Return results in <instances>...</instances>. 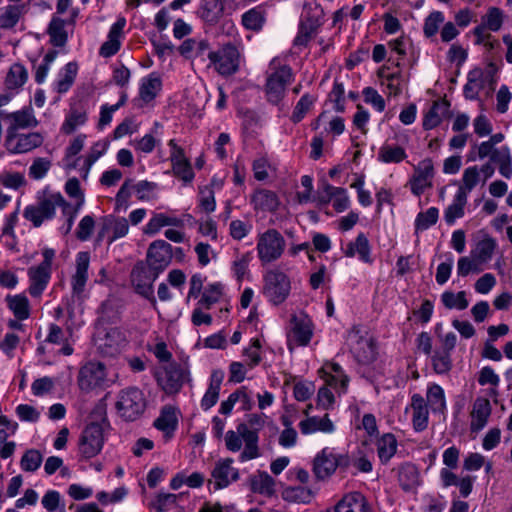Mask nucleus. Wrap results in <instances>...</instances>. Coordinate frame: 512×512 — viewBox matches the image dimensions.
Segmentation results:
<instances>
[{
	"instance_id": "nucleus-1",
	"label": "nucleus",
	"mask_w": 512,
	"mask_h": 512,
	"mask_svg": "<svg viewBox=\"0 0 512 512\" xmlns=\"http://www.w3.org/2000/svg\"><path fill=\"white\" fill-rule=\"evenodd\" d=\"M351 466V458L348 454L337 453L335 449L325 447L314 458L313 472L317 479L325 480L335 473L346 472Z\"/></svg>"
},
{
	"instance_id": "nucleus-2",
	"label": "nucleus",
	"mask_w": 512,
	"mask_h": 512,
	"mask_svg": "<svg viewBox=\"0 0 512 512\" xmlns=\"http://www.w3.org/2000/svg\"><path fill=\"white\" fill-rule=\"evenodd\" d=\"M146 409V400L143 392L136 387H129L120 391L116 402V410L126 421L137 420Z\"/></svg>"
},
{
	"instance_id": "nucleus-3",
	"label": "nucleus",
	"mask_w": 512,
	"mask_h": 512,
	"mask_svg": "<svg viewBox=\"0 0 512 512\" xmlns=\"http://www.w3.org/2000/svg\"><path fill=\"white\" fill-rule=\"evenodd\" d=\"M286 247V241L276 229H268L259 236L257 241V253L263 264L278 260Z\"/></svg>"
},
{
	"instance_id": "nucleus-4",
	"label": "nucleus",
	"mask_w": 512,
	"mask_h": 512,
	"mask_svg": "<svg viewBox=\"0 0 512 512\" xmlns=\"http://www.w3.org/2000/svg\"><path fill=\"white\" fill-rule=\"evenodd\" d=\"M104 442V424L98 422L88 424L82 431L78 442V451L81 458L87 460L98 455Z\"/></svg>"
},
{
	"instance_id": "nucleus-5",
	"label": "nucleus",
	"mask_w": 512,
	"mask_h": 512,
	"mask_svg": "<svg viewBox=\"0 0 512 512\" xmlns=\"http://www.w3.org/2000/svg\"><path fill=\"white\" fill-rule=\"evenodd\" d=\"M37 205L34 206L33 224L39 227L43 222L55 216L56 207L62 208L66 200L59 192H52L48 188L37 192Z\"/></svg>"
},
{
	"instance_id": "nucleus-6",
	"label": "nucleus",
	"mask_w": 512,
	"mask_h": 512,
	"mask_svg": "<svg viewBox=\"0 0 512 512\" xmlns=\"http://www.w3.org/2000/svg\"><path fill=\"white\" fill-rule=\"evenodd\" d=\"M159 275L144 261H138L131 271V283L136 293L149 300L152 305L156 304L153 284Z\"/></svg>"
},
{
	"instance_id": "nucleus-7",
	"label": "nucleus",
	"mask_w": 512,
	"mask_h": 512,
	"mask_svg": "<svg viewBox=\"0 0 512 512\" xmlns=\"http://www.w3.org/2000/svg\"><path fill=\"white\" fill-rule=\"evenodd\" d=\"M290 289V280L285 273L273 270L265 274L263 294L272 304L283 303L289 296Z\"/></svg>"
},
{
	"instance_id": "nucleus-8",
	"label": "nucleus",
	"mask_w": 512,
	"mask_h": 512,
	"mask_svg": "<svg viewBox=\"0 0 512 512\" xmlns=\"http://www.w3.org/2000/svg\"><path fill=\"white\" fill-rule=\"evenodd\" d=\"M208 58L222 76L233 75L239 70L240 53L236 45L232 43L223 45L218 51L209 52Z\"/></svg>"
},
{
	"instance_id": "nucleus-9",
	"label": "nucleus",
	"mask_w": 512,
	"mask_h": 512,
	"mask_svg": "<svg viewBox=\"0 0 512 512\" xmlns=\"http://www.w3.org/2000/svg\"><path fill=\"white\" fill-rule=\"evenodd\" d=\"M323 23V10L319 6L305 8L300 19L295 46H306Z\"/></svg>"
},
{
	"instance_id": "nucleus-10",
	"label": "nucleus",
	"mask_w": 512,
	"mask_h": 512,
	"mask_svg": "<svg viewBox=\"0 0 512 512\" xmlns=\"http://www.w3.org/2000/svg\"><path fill=\"white\" fill-rule=\"evenodd\" d=\"M293 80L290 66L282 65L271 73L266 81L267 99L272 104H278L284 96L286 86Z\"/></svg>"
},
{
	"instance_id": "nucleus-11",
	"label": "nucleus",
	"mask_w": 512,
	"mask_h": 512,
	"mask_svg": "<svg viewBox=\"0 0 512 512\" xmlns=\"http://www.w3.org/2000/svg\"><path fill=\"white\" fill-rule=\"evenodd\" d=\"M106 379V369L101 362H88L82 366L78 373V386L82 391L88 392L102 387Z\"/></svg>"
},
{
	"instance_id": "nucleus-12",
	"label": "nucleus",
	"mask_w": 512,
	"mask_h": 512,
	"mask_svg": "<svg viewBox=\"0 0 512 512\" xmlns=\"http://www.w3.org/2000/svg\"><path fill=\"white\" fill-rule=\"evenodd\" d=\"M172 245L164 240L153 241L147 250L146 262L152 270L161 274L171 263Z\"/></svg>"
},
{
	"instance_id": "nucleus-13",
	"label": "nucleus",
	"mask_w": 512,
	"mask_h": 512,
	"mask_svg": "<svg viewBox=\"0 0 512 512\" xmlns=\"http://www.w3.org/2000/svg\"><path fill=\"white\" fill-rule=\"evenodd\" d=\"M233 463L234 460L232 458L220 459L215 463L211 471L212 480L210 481L214 490L224 489L231 483L239 480V470L233 466Z\"/></svg>"
},
{
	"instance_id": "nucleus-14",
	"label": "nucleus",
	"mask_w": 512,
	"mask_h": 512,
	"mask_svg": "<svg viewBox=\"0 0 512 512\" xmlns=\"http://www.w3.org/2000/svg\"><path fill=\"white\" fill-rule=\"evenodd\" d=\"M434 166L430 158H426L415 167V173L409 181L410 190L415 196H420L425 189L432 186Z\"/></svg>"
},
{
	"instance_id": "nucleus-15",
	"label": "nucleus",
	"mask_w": 512,
	"mask_h": 512,
	"mask_svg": "<svg viewBox=\"0 0 512 512\" xmlns=\"http://www.w3.org/2000/svg\"><path fill=\"white\" fill-rule=\"evenodd\" d=\"M313 336L312 320L305 314L294 315L291 318V332L289 334V344L295 343L297 346H306Z\"/></svg>"
},
{
	"instance_id": "nucleus-16",
	"label": "nucleus",
	"mask_w": 512,
	"mask_h": 512,
	"mask_svg": "<svg viewBox=\"0 0 512 512\" xmlns=\"http://www.w3.org/2000/svg\"><path fill=\"white\" fill-rule=\"evenodd\" d=\"M128 231L129 224L126 218L106 216L98 232L97 240L102 241L107 238L108 244H112L117 239L126 236Z\"/></svg>"
},
{
	"instance_id": "nucleus-17",
	"label": "nucleus",
	"mask_w": 512,
	"mask_h": 512,
	"mask_svg": "<svg viewBox=\"0 0 512 512\" xmlns=\"http://www.w3.org/2000/svg\"><path fill=\"white\" fill-rule=\"evenodd\" d=\"M42 255L43 261L34 268V297L41 295L50 281L51 264L55 257V250L45 248Z\"/></svg>"
},
{
	"instance_id": "nucleus-18",
	"label": "nucleus",
	"mask_w": 512,
	"mask_h": 512,
	"mask_svg": "<svg viewBox=\"0 0 512 512\" xmlns=\"http://www.w3.org/2000/svg\"><path fill=\"white\" fill-rule=\"evenodd\" d=\"M187 375L188 371L185 367L172 363L166 367L164 376L159 378V382L167 394H174L181 389Z\"/></svg>"
},
{
	"instance_id": "nucleus-19",
	"label": "nucleus",
	"mask_w": 512,
	"mask_h": 512,
	"mask_svg": "<svg viewBox=\"0 0 512 512\" xmlns=\"http://www.w3.org/2000/svg\"><path fill=\"white\" fill-rule=\"evenodd\" d=\"M87 121V104L82 100L74 101L70 104V109L61 126V130L70 134L78 127L83 126Z\"/></svg>"
},
{
	"instance_id": "nucleus-20",
	"label": "nucleus",
	"mask_w": 512,
	"mask_h": 512,
	"mask_svg": "<svg viewBox=\"0 0 512 512\" xmlns=\"http://www.w3.org/2000/svg\"><path fill=\"white\" fill-rule=\"evenodd\" d=\"M126 25L125 18H119L110 28L107 40L101 45L99 54L108 58L115 55L121 47L120 38Z\"/></svg>"
},
{
	"instance_id": "nucleus-21",
	"label": "nucleus",
	"mask_w": 512,
	"mask_h": 512,
	"mask_svg": "<svg viewBox=\"0 0 512 512\" xmlns=\"http://www.w3.org/2000/svg\"><path fill=\"white\" fill-rule=\"evenodd\" d=\"M491 415V404L486 398H477L473 404L471 412V432H480L488 423Z\"/></svg>"
},
{
	"instance_id": "nucleus-22",
	"label": "nucleus",
	"mask_w": 512,
	"mask_h": 512,
	"mask_svg": "<svg viewBox=\"0 0 512 512\" xmlns=\"http://www.w3.org/2000/svg\"><path fill=\"white\" fill-rule=\"evenodd\" d=\"M238 432L245 442V448L239 456V461L245 462L258 458L260 456L258 447L259 436L256 434V431H250L246 423H240L238 425Z\"/></svg>"
},
{
	"instance_id": "nucleus-23",
	"label": "nucleus",
	"mask_w": 512,
	"mask_h": 512,
	"mask_svg": "<svg viewBox=\"0 0 512 512\" xmlns=\"http://www.w3.org/2000/svg\"><path fill=\"white\" fill-rule=\"evenodd\" d=\"M90 262V255L88 252H79L76 256V271L72 276V290L73 294L80 295L85 288L88 279V268Z\"/></svg>"
},
{
	"instance_id": "nucleus-24",
	"label": "nucleus",
	"mask_w": 512,
	"mask_h": 512,
	"mask_svg": "<svg viewBox=\"0 0 512 512\" xmlns=\"http://www.w3.org/2000/svg\"><path fill=\"white\" fill-rule=\"evenodd\" d=\"M90 262V255L88 252H79L76 256V271L72 276V290L73 294L80 295L85 288L88 279V268Z\"/></svg>"
},
{
	"instance_id": "nucleus-25",
	"label": "nucleus",
	"mask_w": 512,
	"mask_h": 512,
	"mask_svg": "<svg viewBox=\"0 0 512 512\" xmlns=\"http://www.w3.org/2000/svg\"><path fill=\"white\" fill-rule=\"evenodd\" d=\"M412 424L416 432L424 431L428 426V406L420 394H413L411 397Z\"/></svg>"
},
{
	"instance_id": "nucleus-26",
	"label": "nucleus",
	"mask_w": 512,
	"mask_h": 512,
	"mask_svg": "<svg viewBox=\"0 0 512 512\" xmlns=\"http://www.w3.org/2000/svg\"><path fill=\"white\" fill-rule=\"evenodd\" d=\"M334 512H373L367 499L359 492L345 495L335 506Z\"/></svg>"
},
{
	"instance_id": "nucleus-27",
	"label": "nucleus",
	"mask_w": 512,
	"mask_h": 512,
	"mask_svg": "<svg viewBox=\"0 0 512 512\" xmlns=\"http://www.w3.org/2000/svg\"><path fill=\"white\" fill-rule=\"evenodd\" d=\"M249 487L253 493L272 497L276 493V482L266 471L258 470L249 477Z\"/></svg>"
},
{
	"instance_id": "nucleus-28",
	"label": "nucleus",
	"mask_w": 512,
	"mask_h": 512,
	"mask_svg": "<svg viewBox=\"0 0 512 512\" xmlns=\"http://www.w3.org/2000/svg\"><path fill=\"white\" fill-rule=\"evenodd\" d=\"M0 117L9 124L7 133H17L20 130H26L32 124V114L27 108L12 113L1 111Z\"/></svg>"
},
{
	"instance_id": "nucleus-29",
	"label": "nucleus",
	"mask_w": 512,
	"mask_h": 512,
	"mask_svg": "<svg viewBox=\"0 0 512 512\" xmlns=\"http://www.w3.org/2000/svg\"><path fill=\"white\" fill-rule=\"evenodd\" d=\"M251 203L255 210L275 212L280 206L278 195L268 189H257L251 196Z\"/></svg>"
},
{
	"instance_id": "nucleus-30",
	"label": "nucleus",
	"mask_w": 512,
	"mask_h": 512,
	"mask_svg": "<svg viewBox=\"0 0 512 512\" xmlns=\"http://www.w3.org/2000/svg\"><path fill=\"white\" fill-rule=\"evenodd\" d=\"M154 427L171 437L178 428L177 408L166 405L161 409L159 417L154 421Z\"/></svg>"
},
{
	"instance_id": "nucleus-31",
	"label": "nucleus",
	"mask_w": 512,
	"mask_h": 512,
	"mask_svg": "<svg viewBox=\"0 0 512 512\" xmlns=\"http://www.w3.org/2000/svg\"><path fill=\"white\" fill-rule=\"evenodd\" d=\"M450 104L446 100L434 101L423 117V129L432 130L439 126L442 119L449 114Z\"/></svg>"
},
{
	"instance_id": "nucleus-32",
	"label": "nucleus",
	"mask_w": 512,
	"mask_h": 512,
	"mask_svg": "<svg viewBox=\"0 0 512 512\" xmlns=\"http://www.w3.org/2000/svg\"><path fill=\"white\" fill-rule=\"evenodd\" d=\"M350 350L359 364L368 365L375 360V347L369 338L357 337Z\"/></svg>"
},
{
	"instance_id": "nucleus-33",
	"label": "nucleus",
	"mask_w": 512,
	"mask_h": 512,
	"mask_svg": "<svg viewBox=\"0 0 512 512\" xmlns=\"http://www.w3.org/2000/svg\"><path fill=\"white\" fill-rule=\"evenodd\" d=\"M299 429L302 434L308 435L316 432L332 433L335 427L328 414H326L323 417H307L299 423Z\"/></svg>"
},
{
	"instance_id": "nucleus-34",
	"label": "nucleus",
	"mask_w": 512,
	"mask_h": 512,
	"mask_svg": "<svg viewBox=\"0 0 512 512\" xmlns=\"http://www.w3.org/2000/svg\"><path fill=\"white\" fill-rule=\"evenodd\" d=\"M223 378L224 372L222 370L212 371L208 389L206 390L200 403L201 408L204 411L209 410L217 403Z\"/></svg>"
},
{
	"instance_id": "nucleus-35",
	"label": "nucleus",
	"mask_w": 512,
	"mask_h": 512,
	"mask_svg": "<svg viewBox=\"0 0 512 512\" xmlns=\"http://www.w3.org/2000/svg\"><path fill=\"white\" fill-rule=\"evenodd\" d=\"M224 12L221 0H201L197 14L208 25L218 23Z\"/></svg>"
},
{
	"instance_id": "nucleus-36",
	"label": "nucleus",
	"mask_w": 512,
	"mask_h": 512,
	"mask_svg": "<svg viewBox=\"0 0 512 512\" xmlns=\"http://www.w3.org/2000/svg\"><path fill=\"white\" fill-rule=\"evenodd\" d=\"M408 157L403 146L385 142L377 153V160L384 164H399Z\"/></svg>"
},
{
	"instance_id": "nucleus-37",
	"label": "nucleus",
	"mask_w": 512,
	"mask_h": 512,
	"mask_svg": "<svg viewBox=\"0 0 512 512\" xmlns=\"http://www.w3.org/2000/svg\"><path fill=\"white\" fill-rule=\"evenodd\" d=\"M398 482L405 492L414 491L420 484L418 469L411 463H405L399 468Z\"/></svg>"
},
{
	"instance_id": "nucleus-38",
	"label": "nucleus",
	"mask_w": 512,
	"mask_h": 512,
	"mask_svg": "<svg viewBox=\"0 0 512 512\" xmlns=\"http://www.w3.org/2000/svg\"><path fill=\"white\" fill-rule=\"evenodd\" d=\"M377 454L382 464H387L395 455L398 442L394 434L385 433L376 441Z\"/></svg>"
},
{
	"instance_id": "nucleus-39",
	"label": "nucleus",
	"mask_w": 512,
	"mask_h": 512,
	"mask_svg": "<svg viewBox=\"0 0 512 512\" xmlns=\"http://www.w3.org/2000/svg\"><path fill=\"white\" fill-rule=\"evenodd\" d=\"M467 198L464 191L456 192L452 203L444 211V220L448 225H453L457 219L464 216Z\"/></svg>"
},
{
	"instance_id": "nucleus-40",
	"label": "nucleus",
	"mask_w": 512,
	"mask_h": 512,
	"mask_svg": "<svg viewBox=\"0 0 512 512\" xmlns=\"http://www.w3.org/2000/svg\"><path fill=\"white\" fill-rule=\"evenodd\" d=\"M165 226H183V221L178 217L168 216L164 213H155L145 225L144 233L147 235H155Z\"/></svg>"
},
{
	"instance_id": "nucleus-41",
	"label": "nucleus",
	"mask_w": 512,
	"mask_h": 512,
	"mask_svg": "<svg viewBox=\"0 0 512 512\" xmlns=\"http://www.w3.org/2000/svg\"><path fill=\"white\" fill-rule=\"evenodd\" d=\"M484 72L480 68H475L468 73L467 83L464 85L463 93L466 99L476 100L480 90L484 87Z\"/></svg>"
},
{
	"instance_id": "nucleus-42",
	"label": "nucleus",
	"mask_w": 512,
	"mask_h": 512,
	"mask_svg": "<svg viewBox=\"0 0 512 512\" xmlns=\"http://www.w3.org/2000/svg\"><path fill=\"white\" fill-rule=\"evenodd\" d=\"M32 133H7L5 145L12 153H24L32 149Z\"/></svg>"
},
{
	"instance_id": "nucleus-43",
	"label": "nucleus",
	"mask_w": 512,
	"mask_h": 512,
	"mask_svg": "<svg viewBox=\"0 0 512 512\" xmlns=\"http://www.w3.org/2000/svg\"><path fill=\"white\" fill-rule=\"evenodd\" d=\"M161 86L162 82L160 77L155 73L149 74L141 81L139 88L140 98L146 103L151 102L157 96V93L161 90Z\"/></svg>"
},
{
	"instance_id": "nucleus-44",
	"label": "nucleus",
	"mask_w": 512,
	"mask_h": 512,
	"mask_svg": "<svg viewBox=\"0 0 512 512\" xmlns=\"http://www.w3.org/2000/svg\"><path fill=\"white\" fill-rule=\"evenodd\" d=\"M178 50L185 58L200 57L209 50V42L204 39L189 38L183 41Z\"/></svg>"
},
{
	"instance_id": "nucleus-45",
	"label": "nucleus",
	"mask_w": 512,
	"mask_h": 512,
	"mask_svg": "<svg viewBox=\"0 0 512 512\" xmlns=\"http://www.w3.org/2000/svg\"><path fill=\"white\" fill-rule=\"evenodd\" d=\"M6 302L8 308L13 312L18 320L28 319L30 316L29 300L22 294L7 295Z\"/></svg>"
},
{
	"instance_id": "nucleus-46",
	"label": "nucleus",
	"mask_w": 512,
	"mask_h": 512,
	"mask_svg": "<svg viewBox=\"0 0 512 512\" xmlns=\"http://www.w3.org/2000/svg\"><path fill=\"white\" fill-rule=\"evenodd\" d=\"M426 403L434 413H443L446 410L445 393L440 385L432 384L428 387Z\"/></svg>"
},
{
	"instance_id": "nucleus-47",
	"label": "nucleus",
	"mask_w": 512,
	"mask_h": 512,
	"mask_svg": "<svg viewBox=\"0 0 512 512\" xmlns=\"http://www.w3.org/2000/svg\"><path fill=\"white\" fill-rule=\"evenodd\" d=\"M50 41L54 46L62 47L67 42V33L65 31V21L59 17H53L48 26Z\"/></svg>"
},
{
	"instance_id": "nucleus-48",
	"label": "nucleus",
	"mask_w": 512,
	"mask_h": 512,
	"mask_svg": "<svg viewBox=\"0 0 512 512\" xmlns=\"http://www.w3.org/2000/svg\"><path fill=\"white\" fill-rule=\"evenodd\" d=\"M77 70L78 66L75 62H69L64 66L56 82V90L58 93H66L70 89L76 78Z\"/></svg>"
},
{
	"instance_id": "nucleus-49",
	"label": "nucleus",
	"mask_w": 512,
	"mask_h": 512,
	"mask_svg": "<svg viewBox=\"0 0 512 512\" xmlns=\"http://www.w3.org/2000/svg\"><path fill=\"white\" fill-rule=\"evenodd\" d=\"M25 5H9L0 9V28H12L18 22L20 16L26 11Z\"/></svg>"
},
{
	"instance_id": "nucleus-50",
	"label": "nucleus",
	"mask_w": 512,
	"mask_h": 512,
	"mask_svg": "<svg viewBox=\"0 0 512 512\" xmlns=\"http://www.w3.org/2000/svg\"><path fill=\"white\" fill-rule=\"evenodd\" d=\"M27 77L26 69L20 64H14L5 77L4 85L6 88L18 92L19 88L26 82Z\"/></svg>"
},
{
	"instance_id": "nucleus-51",
	"label": "nucleus",
	"mask_w": 512,
	"mask_h": 512,
	"mask_svg": "<svg viewBox=\"0 0 512 512\" xmlns=\"http://www.w3.org/2000/svg\"><path fill=\"white\" fill-rule=\"evenodd\" d=\"M495 248V240L492 238H485L477 243L475 249L471 251V256L476 260V262L482 265L492 258Z\"/></svg>"
},
{
	"instance_id": "nucleus-52",
	"label": "nucleus",
	"mask_w": 512,
	"mask_h": 512,
	"mask_svg": "<svg viewBox=\"0 0 512 512\" xmlns=\"http://www.w3.org/2000/svg\"><path fill=\"white\" fill-rule=\"evenodd\" d=\"M242 25L251 31H260L265 23V13L258 7L251 8L243 13Z\"/></svg>"
},
{
	"instance_id": "nucleus-53",
	"label": "nucleus",
	"mask_w": 512,
	"mask_h": 512,
	"mask_svg": "<svg viewBox=\"0 0 512 512\" xmlns=\"http://www.w3.org/2000/svg\"><path fill=\"white\" fill-rule=\"evenodd\" d=\"M81 207V202L72 205L71 203L66 201L63 207L61 208L62 216L65 219V221L60 226L59 230L63 235H67L70 233Z\"/></svg>"
},
{
	"instance_id": "nucleus-54",
	"label": "nucleus",
	"mask_w": 512,
	"mask_h": 512,
	"mask_svg": "<svg viewBox=\"0 0 512 512\" xmlns=\"http://www.w3.org/2000/svg\"><path fill=\"white\" fill-rule=\"evenodd\" d=\"M441 301L443 305L448 309L464 310L469 305L465 291H460L458 293L445 291L441 295Z\"/></svg>"
},
{
	"instance_id": "nucleus-55",
	"label": "nucleus",
	"mask_w": 512,
	"mask_h": 512,
	"mask_svg": "<svg viewBox=\"0 0 512 512\" xmlns=\"http://www.w3.org/2000/svg\"><path fill=\"white\" fill-rule=\"evenodd\" d=\"M431 361L437 374H446L452 368L451 352L437 349L434 351Z\"/></svg>"
},
{
	"instance_id": "nucleus-56",
	"label": "nucleus",
	"mask_w": 512,
	"mask_h": 512,
	"mask_svg": "<svg viewBox=\"0 0 512 512\" xmlns=\"http://www.w3.org/2000/svg\"><path fill=\"white\" fill-rule=\"evenodd\" d=\"M222 293L223 285L221 283L217 282L209 284L206 286L204 292L202 293L199 304L206 309H210L213 304L220 300Z\"/></svg>"
},
{
	"instance_id": "nucleus-57",
	"label": "nucleus",
	"mask_w": 512,
	"mask_h": 512,
	"mask_svg": "<svg viewBox=\"0 0 512 512\" xmlns=\"http://www.w3.org/2000/svg\"><path fill=\"white\" fill-rule=\"evenodd\" d=\"M439 217V210L436 207H430L425 212H420L415 219L416 231H425L436 224Z\"/></svg>"
},
{
	"instance_id": "nucleus-58",
	"label": "nucleus",
	"mask_w": 512,
	"mask_h": 512,
	"mask_svg": "<svg viewBox=\"0 0 512 512\" xmlns=\"http://www.w3.org/2000/svg\"><path fill=\"white\" fill-rule=\"evenodd\" d=\"M445 20L444 14L441 11H433L431 12L424 21L423 33L427 38L434 37L438 30L439 26L443 24Z\"/></svg>"
},
{
	"instance_id": "nucleus-59",
	"label": "nucleus",
	"mask_w": 512,
	"mask_h": 512,
	"mask_svg": "<svg viewBox=\"0 0 512 512\" xmlns=\"http://www.w3.org/2000/svg\"><path fill=\"white\" fill-rule=\"evenodd\" d=\"M283 498L291 502L309 503L312 498V492L303 486L289 487L284 490Z\"/></svg>"
},
{
	"instance_id": "nucleus-60",
	"label": "nucleus",
	"mask_w": 512,
	"mask_h": 512,
	"mask_svg": "<svg viewBox=\"0 0 512 512\" xmlns=\"http://www.w3.org/2000/svg\"><path fill=\"white\" fill-rule=\"evenodd\" d=\"M315 102V98L310 94L306 93L297 102L296 106L291 115V121L293 123H299L311 109Z\"/></svg>"
},
{
	"instance_id": "nucleus-61",
	"label": "nucleus",
	"mask_w": 512,
	"mask_h": 512,
	"mask_svg": "<svg viewBox=\"0 0 512 512\" xmlns=\"http://www.w3.org/2000/svg\"><path fill=\"white\" fill-rule=\"evenodd\" d=\"M354 246L356 249V254H358L359 259L368 264L373 263V258L371 257V246L368 238L364 233H359L354 241Z\"/></svg>"
},
{
	"instance_id": "nucleus-62",
	"label": "nucleus",
	"mask_w": 512,
	"mask_h": 512,
	"mask_svg": "<svg viewBox=\"0 0 512 512\" xmlns=\"http://www.w3.org/2000/svg\"><path fill=\"white\" fill-rule=\"evenodd\" d=\"M483 24L490 31L496 32L500 30L503 24V12L498 7H490L483 17Z\"/></svg>"
},
{
	"instance_id": "nucleus-63",
	"label": "nucleus",
	"mask_w": 512,
	"mask_h": 512,
	"mask_svg": "<svg viewBox=\"0 0 512 512\" xmlns=\"http://www.w3.org/2000/svg\"><path fill=\"white\" fill-rule=\"evenodd\" d=\"M261 343L257 338L250 341V345L243 350V355L247 358L249 368H254L260 364L262 357L260 353Z\"/></svg>"
},
{
	"instance_id": "nucleus-64",
	"label": "nucleus",
	"mask_w": 512,
	"mask_h": 512,
	"mask_svg": "<svg viewBox=\"0 0 512 512\" xmlns=\"http://www.w3.org/2000/svg\"><path fill=\"white\" fill-rule=\"evenodd\" d=\"M463 185L457 191H464L466 197L479 182V170L477 166H471L464 170L462 176Z\"/></svg>"
}]
</instances>
